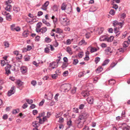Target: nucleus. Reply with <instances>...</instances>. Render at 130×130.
Wrapping results in <instances>:
<instances>
[{
    "label": "nucleus",
    "mask_w": 130,
    "mask_h": 130,
    "mask_svg": "<svg viewBox=\"0 0 130 130\" xmlns=\"http://www.w3.org/2000/svg\"><path fill=\"white\" fill-rule=\"evenodd\" d=\"M53 10L55 11H58V7L57 5H54L53 7Z\"/></svg>",
    "instance_id": "obj_44"
},
{
    "label": "nucleus",
    "mask_w": 130,
    "mask_h": 130,
    "mask_svg": "<svg viewBox=\"0 0 130 130\" xmlns=\"http://www.w3.org/2000/svg\"><path fill=\"white\" fill-rule=\"evenodd\" d=\"M78 62V61L77 59H74L73 61V63L74 65H76Z\"/></svg>",
    "instance_id": "obj_54"
},
{
    "label": "nucleus",
    "mask_w": 130,
    "mask_h": 130,
    "mask_svg": "<svg viewBox=\"0 0 130 130\" xmlns=\"http://www.w3.org/2000/svg\"><path fill=\"white\" fill-rule=\"evenodd\" d=\"M33 126L35 127H38L39 126V124L37 121H35L32 123Z\"/></svg>",
    "instance_id": "obj_16"
},
{
    "label": "nucleus",
    "mask_w": 130,
    "mask_h": 130,
    "mask_svg": "<svg viewBox=\"0 0 130 130\" xmlns=\"http://www.w3.org/2000/svg\"><path fill=\"white\" fill-rule=\"evenodd\" d=\"M62 35L60 34H56L55 35L56 37L58 39H59V40L62 39Z\"/></svg>",
    "instance_id": "obj_43"
},
{
    "label": "nucleus",
    "mask_w": 130,
    "mask_h": 130,
    "mask_svg": "<svg viewBox=\"0 0 130 130\" xmlns=\"http://www.w3.org/2000/svg\"><path fill=\"white\" fill-rule=\"evenodd\" d=\"M112 24L114 27L118 26V28H121L124 24V22H118L117 21L115 20L113 22Z\"/></svg>",
    "instance_id": "obj_3"
},
{
    "label": "nucleus",
    "mask_w": 130,
    "mask_h": 130,
    "mask_svg": "<svg viewBox=\"0 0 130 130\" xmlns=\"http://www.w3.org/2000/svg\"><path fill=\"white\" fill-rule=\"evenodd\" d=\"M49 48L47 46V47L45 48L44 49V52L46 53H48L50 52Z\"/></svg>",
    "instance_id": "obj_59"
},
{
    "label": "nucleus",
    "mask_w": 130,
    "mask_h": 130,
    "mask_svg": "<svg viewBox=\"0 0 130 130\" xmlns=\"http://www.w3.org/2000/svg\"><path fill=\"white\" fill-rule=\"evenodd\" d=\"M104 30V28L103 27H100L98 28V31L99 32V34L100 35L103 32Z\"/></svg>",
    "instance_id": "obj_22"
},
{
    "label": "nucleus",
    "mask_w": 130,
    "mask_h": 130,
    "mask_svg": "<svg viewBox=\"0 0 130 130\" xmlns=\"http://www.w3.org/2000/svg\"><path fill=\"white\" fill-rule=\"evenodd\" d=\"M115 13V12L114 10L113 9H111L109 12L110 14L112 15H114Z\"/></svg>",
    "instance_id": "obj_46"
},
{
    "label": "nucleus",
    "mask_w": 130,
    "mask_h": 130,
    "mask_svg": "<svg viewBox=\"0 0 130 130\" xmlns=\"http://www.w3.org/2000/svg\"><path fill=\"white\" fill-rule=\"evenodd\" d=\"M114 38V37L113 36H111L109 37L106 36V41L108 42H111L113 40Z\"/></svg>",
    "instance_id": "obj_14"
},
{
    "label": "nucleus",
    "mask_w": 130,
    "mask_h": 130,
    "mask_svg": "<svg viewBox=\"0 0 130 130\" xmlns=\"http://www.w3.org/2000/svg\"><path fill=\"white\" fill-rule=\"evenodd\" d=\"M58 66V63L56 62L53 61L50 63L49 67L52 69H53L57 68Z\"/></svg>",
    "instance_id": "obj_5"
},
{
    "label": "nucleus",
    "mask_w": 130,
    "mask_h": 130,
    "mask_svg": "<svg viewBox=\"0 0 130 130\" xmlns=\"http://www.w3.org/2000/svg\"><path fill=\"white\" fill-rule=\"evenodd\" d=\"M26 100L28 103L30 104H31L33 102V100L31 99L29 100L28 99H26Z\"/></svg>",
    "instance_id": "obj_39"
},
{
    "label": "nucleus",
    "mask_w": 130,
    "mask_h": 130,
    "mask_svg": "<svg viewBox=\"0 0 130 130\" xmlns=\"http://www.w3.org/2000/svg\"><path fill=\"white\" fill-rule=\"evenodd\" d=\"M129 44L127 41H125L123 44V46L124 47H126L128 46Z\"/></svg>",
    "instance_id": "obj_32"
},
{
    "label": "nucleus",
    "mask_w": 130,
    "mask_h": 130,
    "mask_svg": "<svg viewBox=\"0 0 130 130\" xmlns=\"http://www.w3.org/2000/svg\"><path fill=\"white\" fill-rule=\"evenodd\" d=\"M109 85H113L116 83L115 81L113 79H110L109 81Z\"/></svg>",
    "instance_id": "obj_27"
},
{
    "label": "nucleus",
    "mask_w": 130,
    "mask_h": 130,
    "mask_svg": "<svg viewBox=\"0 0 130 130\" xmlns=\"http://www.w3.org/2000/svg\"><path fill=\"white\" fill-rule=\"evenodd\" d=\"M42 21L43 23L46 25L48 26H51L50 24L48 22H47L45 20V19H42Z\"/></svg>",
    "instance_id": "obj_23"
},
{
    "label": "nucleus",
    "mask_w": 130,
    "mask_h": 130,
    "mask_svg": "<svg viewBox=\"0 0 130 130\" xmlns=\"http://www.w3.org/2000/svg\"><path fill=\"white\" fill-rule=\"evenodd\" d=\"M67 124L68 125L69 127L72 126V122L70 119L67 121Z\"/></svg>",
    "instance_id": "obj_31"
},
{
    "label": "nucleus",
    "mask_w": 130,
    "mask_h": 130,
    "mask_svg": "<svg viewBox=\"0 0 130 130\" xmlns=\"http://www.w3.org/2000/svg\"><path fill=\"white\" fill-rule=\"evenodd\" d=\"M106 36L105 35H102L99 38V40L100 41H106Z\"/></svg>",
    "instance_id": "obj_26"
},
{
    "label": "nucleus",
    "mask_w": 130,
    "mask_h": 130,
    "mask_svg": "<svg viewBox=\"0 0 130 130\" xmlns=\"http://www.w3.org/2000/svg\"><path fill=\"white\" fill-rule=\"evenodd\" d=\"M87 44V43L85 42L84 39H82L78 43V45H81L83 44L86 45Z\"/></svg>",
    "instance_id": "obj_19"
},
{
    "label": "nucleus",
    "mask_w": 130,
    "mask_h": 130,
    "mask_svg": "<svg viewBox=\"0 0 130 130\" xmlns=\"http://www.w3.org/2000/svg\"><path fill=\"white\" fill-rule=\"evenodd\" d=\"M9 44L8 42L7 41H5L4 42V45L6 47H8L9 46Z\"/></svg>",
    "instance_id": "obj_50"
},
{
    "label": "nucleus",
    "mask_w": 130,
    "mask_h": 130,
    "mask_svg": "<svg viewBox=\"0 0 130 130\" xmlns=\"http://www.w3.org/2000/svg\"><path fill=\"white\" fill-rule=\"evenodd\" d=\"M63 24L64 26H67L70 24V21L67 20V22H63Z\"/></svg>",
    "instance_id": "obj_53"
},
{
    "label": "nucleus",
    "mask_w": 130,
    "mask_h": 130,
    "mask_svg": "<svg viewBox=\"0 0 130 130\" xmlns=\"http://www.w3.org/2000/svg\"><path fill=\"white\" fill-rule=\"evenodd\" d=\"M45 41L46 42L48 43L51 41V39L49 37H47L45 38Z\"/></svg>",
    "instance_id": "obj_35"
},
{
    "label": "nucleus",
    "mask_w": 130,
    "mask_h": 130,
    "mask_svg": "<svg viewBox=\"0 0 130 130\" xmlns=\"http://www.w3.org/2000/svg\"><path fill=\"white\" fill-rule=\"evenodd\" d=\"M45 113L44 112H43L39 114V116L37 117V119H38V118H40V117L44 116L45 115Z\"/></svg>",
    "instance_id": "obj_48"
},
{
    "label": "nucleus",
    "mask_w": 130,
    "mask_h": 130,
    "mask_svg": "<svg viewBox=\"0 0 130 130\" xmlns=\"http://www.w3.org/2000/svg\"><path fill=\"white\" fill-rule=\"evenodd\" d=\"M60 20L62 21V22H67V20H68V19L66 18H63L62 17H61L59 19Z\"/></svg>",
    "instance_id": "obj_38"
},
{
    "label": "nucleus",
    "mask_w": 130,
    "mask_h": 130,
    "mask_svg": "<svg viewBox=\"0 0 130 130\" xmlns=\"http://www.w3.org/2000/svg\"><path fill=\"white\" fill-rule=\"evenodd\" d=\"M89 115V114L86 111H84L79 116L78 118L83 120H85V119L87 118Z\"/></svg>",
    "instance_id": "obj_2"
},
{
    "label": "nucleus",
    "mask_w": 130,
    "mask_h": 130,
    "mask_svg": "<svg viewBox=\"0 0 130 130\" xmlns=\"http://www.w3.org/2000/svg\"><path fill=\"white\" fill-rule=\"evenodd\" d=\"M27 68L25 66H23L21 68L20 70L21 73L23 74H24L27 72Z\"/></svg>",
    "instance_id": "obj_9"
},
{
    "label": "nucleus",
    "mask_w": 130,
    "mask_h": 130,
    "mask_svg": "<svg viewBox=\"0 0 130 130\" xmlns=\"http://www.w3.org/2000/svg\"><path fill=\"white\" fill-rule=\"evenodd\" d=\"M16 58L17 60H20L22 58V55L21 54H19L17 56Z\"/></svg>",
    "instance_id": "obj_40"
},
{
    "label": "nucleus",
    "mask_w": 130,
    "mask_h": 130,
    "mask_svg": "<svg viewBox=\"0 0 130 130\" xmlns=\"http://www.w3.org/2000/svg\"><path fill=\"white\" fill-rule=\"evenodd\" d=\"M66 51L70 54H72V52L71 50V48L70 47L68 46L67 47Z\"/></svg>",
    "instance_id": "obj_20"
},
{
    "label": "nucleus",
    "mask_w": 130,
    "mask_h": 130,
    "mask_svg": "<svg viewBox=\"0 0 130 130\" xmlns=\"http://www.w3.org/2000/svg\"><path fill=\"white\" fill-rule=\"evenodd\" d=\"M49 2L48 1H46L44 4L43 5L45 7H47L48 5H49Z\"/></svg>",
    "instance_id": "obj_63"
},
{
    "label": "nucleus",
    "mask_w": 130,
    "mask_h": 130,
    "mask_svg": "<svg viewBox=\"0 0 130 130\" xmlns=\"http://www.w3.org/2000/svg\"><path fill=\"white\" fill-rule=\"evenodd\" d=\"M51 19L53 20V22L54 24L56 25V24H57V22L58 21V19L55 18L54 16H53L52 18Z\"/></svg>",
    "instance_id": "obj_15"
},
{
    "label": "nucleus",
    "mask_w": 130,
    "mask_h": 130,
    "mask_svg": "<svg viewBox=\"0 0 130 130\" xmlns=\"http://www.w3.org/2000/svg\"><path fill=\"white\" fill-rule=\"evenodd\" d=\"M7 6L5 8L6 10L8 11H10L12 8V6L10 4L6 5Z\"/></svg>",
    "instance_id": "obj_17"
},
{
    "label": "nucleus",
    "mask_w": 130,
    "mask_h": 130,
    "mask_svg": "<svg viewBox=\"0 0 130 130\" xmlns=\"http://www.w3.org/2000/svg\"><path fill=\"white\" fill-rule=\"evenodd\" d=\"M56 32L58 33V34L62 33L63 32L62 30L61 29L57 28L56 29Z\"/></svg>",
    "instance_id": "obj_36"
},
{
    "label": "nucleus",
    "mask_w": 130,
    "mask_h": 130,
    "mask_svg": "<svg viewBox=\"0 0 130 130\" xmlns=\"http://www.w3.org/2000/svg\"><path fill=\"white\" fill-rule=\"evenodd\" d=\"M15 91V87L14 86H13L11 88L10 90L8 92V95L10 96L14 94Z\"/></svg>",
    "instance_id": "obj_6"
},
{
    "label": "nucleus",
    "mask_w": 130,
    "mask_h": 130,
    "mask_svg": "<svg viewBox=\"0 0 130 130\" xmlns=\"http://www.w3.org/2000/svg\"><path fill=\"white\" fill-rule=\"evenodd\" d=\"M127 32L125 31L123 34H122V35L120 37V38L121 39H123L126 36Z\"/></svg>",
    "instance_id": "obj_41"
},
{
    "label": "nucleus",
    "mask_w": 130,
    "mask_h": 130,
    "mask_svg": "<svg viewBox=\"0 0 130 130\" xmlns=\"http://www.w3.org/2000/svg\"><path fill=\"white\" fill-rule=\"evenodd\" d=\"M85 121V120H83L78 118L76 121V123L77 127L79 128L82 127Z\"/></svg>",
    "instance_id": "obj_1"
},
{
    "label": "nucleus",
    "mask_w": 130,
    "mask_h": 130,
    "mask_svg": "<svg viewBox=\"0 0 130 130\" xmlns=\"http://www.w3.org/2000/svg\"><path fill=\"white\" fill-rule=\"evenodd\" d=\"M15 83L19 87L22 86L24 84L23 82H22L19 79L17 80Z\"/></svg>",
    "instance_id": "obj_10"
},
{
    "label": "nucleus",
    "mask_w": 130,
    "mask_h": 130,
    "mask_svg": "<svg viewBox=\"0 0 130 130\" xmlns=\"http://www.w3.org/2000/svg\"><path fill=\"white\" fill-rule=\"evenodd\" d=\"M47 29L46 27H43L41 28V32L42 34L45 33L47 30Z\"/></svg>",
    "instance_id": "obj_24"
},
{
    "label": "nucleus",
    "mask_w": 130,
    "mask_h": 130,
    "mask_svg": "<svg viewBox=\"0 0 130 130\" xmlns=\"http://www.w3.org/2000/svg\"><path fill=\"white\" fill-rule=\"evenodd\" d=\"M90 49L91 53L96 52L98 50V49L96 48L92 47L91 46H89L87 48L88 50H89Z\"/></svg>",
    "instance_id": "obj_8"
},
{
    "label": "nucleus",
    "mask_w": 130,
    "mask_h": 130,
    "mask_svg": "<svg viewBox=\"0 0 130 130\" xmlns=\"http://www.w3.org/2000/svg\"><path fill=\"white\" fill-rule=\"evenodd\" d=\"M76 88L75 87H74L71 90V93L73 94L75 93L76 92Z\"/></svg>",
    "instance_id": "obj_56"
},
{
    "label": "nucleus",
    "mask_w": 130,
    "mask_h": 130,
    "mask_svg": "<svg viewBox=\"0 0 130 130\" xmlns=\"http://www.w3.org/2000/svg\"><path fill=\"white\" fill-rule=\"evenodd\" d=\"M40 37L38 36H37L35 38V40L36 41H40Z\"/></svg>",
    "instance_id": "obj_62"
},
{
    "label": "nucleus",
    "mask_w": 130,
    "mask_h": 130,
    "mask_svg": "<svg viewBox=\"0 0 130 130\" xmlns=\"http://www.w3.org/2000/svg\"><path fill=\"white\" fill-rule=\"evenodd\" d=\"M42 24L41 22H39L38 23L37 25L36 28H40L41 27L42 25Z\"/></svg>",
    "instance_id": "obj_60"
},
{
    "label": "nucleus",
    "mask_w": 130,
    "mask_h": 130,
    "mask_svg": "<svg viewBox=\"0 0 130 130\" xmlns=\"http://www.w3.org/2000/svg\"><path fill=\"white\" fill-rule=\"evenodd\" d=\"M109 61V59H106L105 60L102 64V66H105L107 64Z\"/></svg>",
    "instance_id": "obj_30"
},
{
    "label": "nucleus",
    "mask_w": 130,
    "mask_h": 130,
    "mask_svg": "<svg viewBox=\"0 0 130 130\" xmlns=\"http://www.w3.org/2000/svg\"><path fill=\"white\" fill-rule=\"evenodd\" d=\"M70 30V28L68 27H65L64 29V30L66 31H69Z\"/></svg>",
    "instance_id": "obj_64"
},
{
    "label": "nucleus",
    "mask_w": 130,
    "mask_h": 130,
    "mask_svg": "<svg viewBox=\"0 0 130 130\" xmlns=\"http://www.w3.org/2000/svg\"><path fill=\"white\" fill-rule=\"evenodd\" d=\"M61 87L64 89L65 92H68L71 88V85L69 84H64L62 85Z\"/></svg>",
    "instance_id": "obj_4"
},
{
    "label": "nucleus",
    "mask_w": 130,
    "mask_h": 130,
    "mask_svg": "<svg viewBox=\"0 0 130 130\" xmlns=\"http://www.w3.org/2000/svg\"><path fill=\"white\" fill-rule=\"evenodd\" d=\"M11 15H9V13L6 14V19L7 20L10 21L11 20Z\"/></svg>",
    "instance_id": "obj_28"
},
{
    "label": "nucleus",
    "mask_w": 130,
    "mask_h": 130,
    "mask_svg": "<svg viewBox=\"0 0 130 130\" xmlns=\"http://www.w3.org/2000/svg\"><path fill=\"white\" fill-rule=\"evenodd\" d=\"M119 28H118L117 27H116L114 29V32L116 34H117L116 35V36L117 37H118L120 33V31L119 30Z\"/></svg>",
    "instance_id": "obj_18"
},
{
    "label": "nucleus",
    "mask_w": 130,
    "mask_h": 130,
    "mask_svg": "<svg viewBox=\"0 0 130 130\" xmlns=\"http://www.w3.org/2000/svg\"><path fill=\"white\" fill-rule=\"evenodd\" d=\"M103 70V68L101 67H99L97 68L96 70V73H99L101 72Z\"/></svg>",
    "instance_id": "obj_25"
},
{
    "label": "nucleus",
    "mask_w": 130,
    "mask_h": 130,
    "mask_svg": "<svg viewBox=\"0 0 130 130\" xmlns=\"http://www.w3.org/2000/svg\"><path fill=\"white\" fill-rule=\"evenodd\" d=\"M66 12L68 14H69L71 12V8H69L68 9H67L66 10Z\"/></svg>",
    "instance_id": "obj_55"
},
{
    "label": "nucleus",
    "mask_w": 130,
    "mask_h": 130,
    "mask_svg": "<svg viewBox=\"0 0 130 130\" xmlns=\"http://www.w3.org/2000/svg\"><path fill=\"white\" fill-rule=\"evenodd\" d=\"M53 45L55 47H56L58 46L59 44L57 42L56 40H55V41L53 42Z\"/></svg>",
    "instance_id": "obj_51"
},
{
    "label": "nucleus",
    "mask_w": 130,
    "mask_h": 130,
    "mask_svg": "<svg viewBox=\"0 0 130 130\" xmlns=\"http://www.w3.org/2000/svg\"><path fill=\"white\" fill-rule=\"evenodd\" d=\"M20 10V8L19 7L14 6L13 8V10L17 13Z\"/></svg>",
    "instance_id": "obj_29"
},
{
    "label": "nucleus",
    "mask_w": 130,
    "mask_h": 130,
    "mask_svg": "<svg viewBox=\"0 0 130 130\" xmlns=\"http://www.w3.org/2000/svg\"><path fill=\"white\" fill-rule=\"evenodd\" d=\"M47 46L48 47V48H50L51 51H54L55 50V48L53 46L49 44L47 45Z\"/></svg>",
    "instance_id": "obj_42"
},
{
    "label": "nucleus",
    "mask_w": 130,
    "mask_h": 130,
    "mask_svg": "<svg viewBox=\"0 0 130 130\" xmlns=\"http://www.w3.org/2000/svg\"><path fill=\"white\" fill-rule=\"evenodd\" d=\"M87 100L88 103L90 104H92L93 101V96H89L87 99Z\"/></svg>",
    "instance_id": "obj_11"
},
{
    "label": "nucleus",
    "mask_w": 130,
    "mask_h": 130,
    "mask_svg": "<svg viewBox=\"0 0 130 130\" xmlns=\"http://www.w3.org/2000/svg\"><path fill=\"white\" fill-rule=\"evenodd\" d=\"M100 60V58L98 57H96L95 58V62L96 64H97L99 62Z\"/></svg>",
    "instance_id": "obj_49"
},
{
    "label": "nucleus",
    "mask_w": 130,
    "mask_h": 130,
    "mask_svg": "<svg viewBox=\"0 0 130 130\" xmlns=\"http://www.w3.org/2000/svg\"><path fill=\"white\" fill-rule=\"evenodd\" d=\"M30 33L29 31L27 30L24 31L23 33L22 36L24 37H26L28 36Z\"/></svg>",
    "instance_id": "obj_12"
},
{
    "label": "nucleus",
    "mask_w": 130,
    "mask_h": 130,
    "mask_svg": "<svg viewBox=\"0 0 130 130\" xmlns=\"http://www.w3.org/2000/svg\"><path fill=\"white\" fill-rule=\"evenodd\" d=\"M68 74V71H64L63 73V75L64 76H67Z\"/></svg>",
    "instance_id": "obj_61"
},
{
    "label": "nucleus",
    "mask_w": 130,
    "mask_h": 130,
    "mask_svg": "<svg viewBox=\"0 0 130 130\" xmlns=\"http://www.w3.org/2000/svg\"><path fill=\"white\" fill-rule=\"evenodd\" d=\"M67 65L68 64L67 63L63 62L61 66V67L63 69L66 68L67 67Z\"/></svg>",
    "instance_id": "obj_47"
},
{
    "label": "nucleus",
    "mask_w": 130,
    "mask_h": 130,
    "mask_svg": "<svg viewBox=\"0 0 130 130\" xmlns=\"http://www.w3.org/2000/svg\"><path fill=\"white\" fill-rule=\"evenodd\" d=\"M19 111V109L13 110L12 111V113L13 114H15L17 113H18Z\"/></svg>",
    "instance_id": "obj_45"
},
{
    "label": "nucleus",
    "mask_w": 130,
    "mask_h": 130,
    "mask_svg": "<svg viewBox=\"0 0 130 130\" xmlns=\"http://www.w3.org/2000/svg\"><path fill=\"white\" fill-rule=\"evenodd\" d=\"M13 3L12 0H8L5 2L6 5L10 4L11 3Z\"/></svg>",
    "instance_id": "obj_52"
},
{
    "label": "nucleus",
    "mask_w": 130,
    "mask_h": 130,
    "mask_svg": "<svg viewBox=\"0 0 130 130\" xmlns=\"http://www.w3.org/2000/svg\"><path fill=\"white\" fill-rule=\"evenodd\" d=\"M82 96L84 97L88 96L89 94V93L87 91H84L81 93Z\"/></svg>",
    "instance_id": "obj_13"
},
{
    "label": "nucleus",
    "mask_w": 130,
    "mask_h": 130,
    "mask_svg": "<svg viewBox=\"0 0 130 130\" xmlns=\"http://www.w3.org/2000/svg\"><path fill=\"white\" fill-rule=\"evenodd\" d=\"M66 6L65 3H63L61 5V9L62 10H65L66 9Z\"/></svg>",
    "instance_id": "obj_33"
},
{
    "label": "nucleus",
    "mask_w": 130,
    "mask_h": 130,
    "mask_svg": "<svg viewBox=\"0 0 130 130\" xmlns=\"http://www.w3.org/2000/svg\"><path fill=\"white\" fill-rule=\"evenodd\" d=\"M85 71H83L82 72H81L79 73L78 76L79 77H81L82 76H84V75H85L86 73H85Z\"/></svg>",
    "instance_id": "obj_34"
},
{
    "label": "nucleus",
    "mask_w": 130,
    "mask_h": 130,
    "mask_svg": "<svg viewBox=\"0 0 130 130\" xmlns=\"http://www.w3.org/2000/svg\"><path fill=\"white\" fill-rule=\"evenodd\" d=\"M117 64V63H115L113 62L110 65V67L111 68H113Z\"/></svg>",
    "instance_id": "obj_57"
},
{
    "label": "nucleus",
    "mask_w": 130,
    "mask_h": 130,
    "mask_svg": "<svg viewBox=\"0 0 130 130\" xmlns=\"http://www.w3.org/2000/svg\"><path fill=\"white\" fill-rule=\"evenodd\" d=\"M62 113L61 112H58L56 113V117L57 118H59L62 115Z\"/></svg>",
    "instance_id": "obj_37"
},
{
    "label": "nucleus",
    "mask_w": 130,
    "mask_h": 130,
    "mask_svg": "<svg viewBox=\"0 0 130 130\" xmlns=\"http://www.w3.org/2000/svg\"><path fill=\"white\" fill-rule=\"evenodd\" d=\"M11 66L9 64H8L5 67V70L6 72V73L8 75L11 73L10 69L11 68Z\"/></svg>",
    "instance_id": "obj_7"
},
{
    "label": "nucleus",
    "mask_w": 130,
    "mask_h": 130,
    "mask_svg": "<svg viewBox=\"0 0 130 130\" xmlns=\"http://www.w3.org/2000/svg\"><path fill=\"white\" fill-rule=\"evenodd\" d=\"M32 18H33L32 19V21L33 22H36L38 21V19H37L36 16H34Z\"/></svg>",
    "instance_id": "obj_58"
},
{
    "label": "nucleus",
    "mask_w": 130,
    "mask_h": 130,
    "mask_svg": "<svg viewBox=\"0 0 130 130\" xmlns=\"http://www.w3.org/2000/svg\"><path fill=\"white\" fill-rule=\"evenodd\" d=\"M87 89L88 91H92L93 89V86L91 84H90L87 86Z\"/></svg>",
    "instance_id": "obj_21"
}]
</instances>
